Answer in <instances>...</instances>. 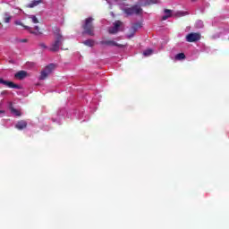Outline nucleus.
<instances>
[{
    "label": "nucleus",
    "instance_id": "nucleus-1",
    "mask_svg": "<svg viewBox=\"0 0 229 229\" xmlns=\"http://www.w3.org/2000/svg\"><path fill=\"white\" fill-rule=\"evenodd\" d=\"M121 8L127 15H140L142 13V8L139 5H134L132 7L121 6Z\"/></svg>",
    "mask_w": 229,
    "mask_h": 229
},
{
    "label": "nucleus",
    "instance_id": "nucleus-2",
    "mask_svg": "<svg viewBox=\"0 0 229 229\" xmlns=\"http://www.w3.org/2000/svg\"><path fill=\"white\" fill-rule=\"evenodd\" d=\"M62 42H64V38L60 32L55 34V40L50 47V51H58L60 49V46H62Z\"/></svg>",
    "mask_w": 229,
    "mask_h": 229
},
{
    "label": "nucleus",
    "instance_id": "nucleus-3",
    "mask_svg": "<svg viewBox=\"0 0 229 229\" xmlns=\"http://www.w3.org/2000/svg\"><path fill=\"white\" fill-rule=\"evenodd\" d=\"M92 18H87L83 26L84 32L88 35H94V28L92 27Z\"/></svg>",
    "mask_w": 229,
    "mask_h": 229
},
{
    "label": "nucleus",
    "instance_id": "nucleus-4",
    "mask_svg": "<svg viewBox=\"0 0 229 229\" xmlns=\"http://www.w3.org/2000/svg\"><path fill=\"white\" fill-rule=\"evenodd\" d=\"M53 71H55V64H49L45 68V71L41 72L39 79L46 80V78H47V76H49Z\"/></svg>",
    "mask_w": 229,
    "mask_h": 229
},
{
    "label": "nucleus",
    "instance_id": "nucleus-5",
    "mask_svg": "<svg viewBox=\"0 0 229 229\" xmlns=\"http://www.w3.org/2000/svg\"><path fill=\"white\" fill-rule=\"evenodd\" d=\"M123 30V22L116 21L114 22V26L109 29V33L112 35H115V33H118V31H121Z\"/></svg>",
    "mask_w": 229,
    "mask_h": 229
},
{
    "label": "nucleus",
    "instance_id": "nucleus-6",
    "mask_svg": "<svg viewBox=\"0 0 229 229\" xmlns=\"http://www.w3.org/2000/svg\"><path fill=\"white\" fill-rule=\"evenodd\" d=\"M201 38L199 33H190L186 36L187 42H198Z\"/></svg>",
    "mask_w": 229,
    "mask_h": 229
},
{
    "label": "nucleus",
    "instance_id": "nucleus-7",
    "mask_svg": "<svg viewBox=\"0 0 229 229\" xmlns=\"http://www.w3.org/2000/svg\"><path fill=\"white\" fill-rule=\"evenodd\" d=\"M23 28L28 30L32 35H35L36 37H40V35H42V31H40L38 26H35L34 30L31 29V27L29 26H23Z\"/></svg>",
    "mask_w": 229,
    "mask_h": 229
},
{
    "label": "nucleus",
    "instance_id": "nucleus-8",
    "mask_svg": "<svg viewBox=\"0 0 229 229\" xmlns=\"http://www.w3.org/2000/svg\"><path fill=\"white\" fill-rule=\"evenodd\" d=\"M0 83H2V85H5L6 87H9V89H17V85L13 84V82L4 81L2 78H0Z\"/></svg>",
    "mask_w": 229,
    "mask_h": 229
},
{
    "label": "nucleus",
    "instance_id": "nucleus-9",
    "mask_svg": "<svg viewBox=\"0 0 229 229\" xmlns=\"http://www.w3.org/2000/svg\"><path fill=\"white\" fill-rule=\"evenodd\" d=\"M26 126H28V123L24 120H21L15 124V128H17V130H24Z\"/></svg>",
    "mask_w": 229,
    "mask_h": 229
},
{
    "label": "nucleus",
    "instance_id": "nucleus-10",
    "mask_svg": "<svg viewBox=\"0 0 229 229\" xmlns=\"http://www.w3.org/2000/svg\"><path fill=\"white\" fill-rule=\"evenodd\" d=\"M26 76H28V72H26L25 71H20L15 73V78H17V80H24Z\"/></svg>",
    "mask_w": 229,
    "mask_h": 229
},
{
    "label": "nucleus",
    "instance_id": "nucleus-11",
    "mask_svg": "<svg viewBox=\"0 0 229 229\" xmlns=\"http://www.w3.org/2000/svg\"><path fill=\"white\" fill-rule=\"evenodd\" d=\"M40 3H42V0H34L28 4V8H35V6H38Z\"/></svg>",
    "mask_w": 229,
    "mask_h": 229
},
{
    "label": "nucleus",
    "instance_id": "nucleus-12",
    "mask_svg": "<svg viewBox=\"0 0 229 229\" xmlns=\"http://www.w3.org/2000/svg\"><path fill=\"white\" fill-rule=\"evenodd\" d=\"M104 44H106V46H117L118 47H123V45H119L114 40L105 41Z\"/></svg>",
    "mask_w": 229,
    "mask_h": 229
},
{
    "label": "nucleus",
    "instance_id": "nucleus-13",
    "mask_svg": "<svg viewBox=\"0 0 229 229\" xmlns=\"http://www.w3.org/2000/svg\"><path fill=\"white\" fill-rule=\"evenodd\" d=\"M10 110H11V114H13V115H15L16 117H20V115L22 114L20 110H17L13 107H10Z\"/></svg>",
    "mask_w": 229,
    "mask_h": 229
},
{
    "label": "nucleus",
    "instance_id": "nucleus-14",
    "mask_svg": "<svg viewBox=\"0 0 229 229\" xmlns=\"http://www.w3.org/2000/svg\"><path fill=\"white\" fill-rule=\"evenodd\" d=\"M169 17H171V10H165V15L163 16V21H167V19H169Z\"/></svg>",
    "mask_w": 229,
    "mask_h": 229
},
{
    "label": "nucleus",
    "instance_id": "nucleus-15",
    "mask_svg": "<svg viewBox=\"0 0 229 229\" xmlns=\"http://www.w3.org/2000/svg\"><path fill=\"white\" fill-rule=\"evenodd\" d=\"M28 18L31 20V22H33V24H38V18H37V16L28 15Z\"/></svg>",
    "mask_w": 229,
    "mask_h": 229
},
{
    "label": "nucleus",
    "instance_id": "nucleus-16",
    "mask_svg": "<svg viewBox=\"0 0 229 229\" xmlns=\"http://www.w3.org/2000/svg\"><path fill=\"white\" fill-rule=\"evenodd\" d=\"M185 58V54L180 53L175 55V60H183Z\"/></svg>",
    "mask_w": 229,
    "mask_h": 229
},
{
    "label": "nucleus",
    "instance_id": "nucleus-17",
    "mask_svg": "<svg viewBox=\"0 0 229 229\" xmlns=\"http://www.w3.org/2000/svg\"><path fill=\"white\" fill-rule=\"evenodd\" d=\"M4 22L8 23V22H10V21H12V16H10V14L8 13H6L4 14Z\"/></svg>",
    "mask_w": 229,
    "mask_h": 229
},
{
    "label": "nucleus",
    "instance_id": "nucleus-18",
    "mask_svg": "<svg viewBox=\"0 0 229 229\" xmlns=\"http://www.w3.org/2000/svg\"><path fill=\"white\" fill-rule=\"evenodd\" d=\"M144 56H151L153 55V50L151 49H147L143 52Z\"/></svg>",
    "mask_w": 229,
    "mask_h": 229
},
{
    "label": "nucleus",
    "instance_id": "nucleus-19",
    "mask_svg": "<svg viewBox=\"0 0 229 229\" xmlns=\"http://www.w3.org/2000/svg\"><path fill=\"white\" fill-rule=\"evenodd\" d=\"M84 45L89 46V47H92V46H94V41L88 39V40L84 41Z\"/></svg>",
    "mask_w": 229,
    "mask_h": 229
},
{
    "label": "nucleus",
    "instance_id": "nucleus-20",
    "mask_svg": "<svg viewBox=\"0 0 229 229\" xmlns=\"http://www.w3.org/2000/svg\"><path fill=\"white\" fill-rule=\"evenodd\" d=\"M157 3H158V0H149L148 4H157Z\"/></svg>",
    "mask_w": 229,
    "mask_h": 229
},
{
    "label": "nucleus",
    "instance_id": "nucleus-21",
    "mask_svg": "<svg viewBox=\"0 0 229 229\" xmlns=\"http://www.w3.org/2000/svg\"><path fill=\"white\" fill-rule=\"evenodd\" d=\"M131 34L127 36L128 38H131V37H133V35H135V30L134 29H131Z\"/></svg>",
    "mask_w": 229,
    "mask_h": 229
},
{
    "label": "nucleus",
    "instance_id": "nucleus-22",
    "mask_svg": "<svg viewBox=\"0 0 229 229\" xmlns=\"http://www.w3.org/2000/svg\"><path fill=\"white\" fill-rule=\"evenodd\" d=\"M196 24H197V28H201L203 26V21H197Z\"/></svg>",
    "mask_w": 229,
    "mask_h": 229
},
{
    "label": "nucleus",
    "instance_id": "nucleus-23",
    "mask_svg": "<svg viewBox=\"0 0 229 229\" xmlns=\"http://www.w3.org/2000/svg\"><path fill=\"white\" fill-rule=\"evenodd\" d=\"M14 24H16V26H24V25H22V21H16L14 22Z\"/></svg>",
    "mask_w": 229,
    "mask_h": 229
},
{
    "label": "nucleus",
    "instance_id": "nucleus-24",
    "mask_svg": "<svg viewBox=\"0 0 229 229\" xmlns=\"http://www.w3.org/2000/svg\"><path fill=\"white\" fill-rule=\"evenodd\" d=\"M39 46H40V47H42L43 49H46V47H46V44H44V43H40Z\"/></svg>",
    "mask_w": 229,
    "mask_h": 229
},
{
    "label": "nucleus",
    "instance_id": "nucleus-25",
    "mask_svg": "<svg viewBox=\"0 0 229 229\" xmlns=\"http://www.w3.org/2000/svg\"><path fill=\"white\" fill-rule=\"evenodd\" d=\"M4 114V111H0V114Z\"/></svg>",
    "mask_w": 229,
    "mask_h": 229
}]
</instances>
